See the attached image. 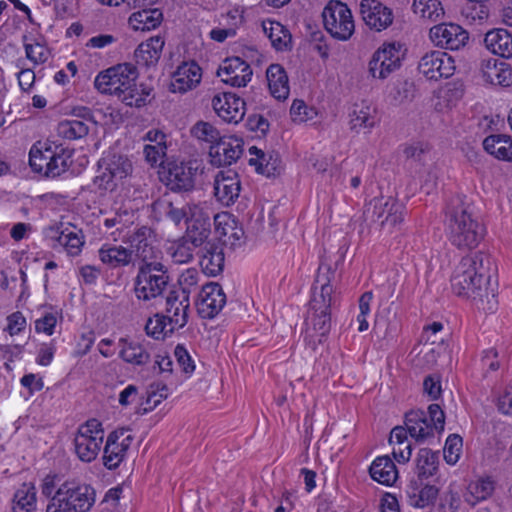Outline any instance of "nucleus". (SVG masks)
Wrapping results in <instances>:
<instances>
[{"label": "nucleus", "mask_w": 512, "mask_h": 512, "mask_svg": "<svg viewBox=\"0 0 512 512\" xmlns=\"http://www.w3.org/2000/svg\"><path fill=\"white\" fill-rule=\"evenodd\" d=\"M290 115L294 122H305L308 119V107L304 101L295 99L290 108Z\"/></svg>", "instance_id": "obj_63"}, {"label": "nucleus", "mask_w": 512, "mask_h": 512, "mask_svg": "<svg viewBox=\"0 0 512 512\" xmlns=\"http://www.w3.org/2000/svg\"><path fill=\"white\" fill-rule=\"evenodd\" d=\"M429 151V146L422 142L413 143L408 145L404 149V155L407 159L414 161L423 162L426 154Z\"/></svg>", "instance_id": "obj_59"}, {"label": "nucleus", "mask_w": 512, "mask_h": 512, "mask_svg": "<svg viewBox=\"0 0 512 512\" xmlns=\"http://www.w3.org/2000/svg\"><path fill=\"white\" fill-rule=\"evenodd\" d=\"M405 426L411 438L423 443L444 431L445 414L438 404H431L428 412L413 410L405 415Z\"/></svg>", "instance_id": "obj_7"}, {"label": "nucleus", "mask_w": 512, "mask_h": 512, "mask_svg": "<svg viewBox=\"0 0 512 512\" xmlns=\"http://www.w3.org/2000/svg\"><path fill=\"white\" fill-rule=\"evenodd\" d=\"M155 210L169 218L175 224H179L183 219L188 221L201 214V208L195 204H187L184 207H176L171 201L159 200L154 204Z\"/></svg>", "instance_id": "obj_34"}, {"label": "nucleus", "mask_w": 512, "mask_h": 512, "mask_svg": "<svg viewBox=\"0 0 512 512\" xmlns=\"http://www.w3.org/2000/svg\"><path fill=\"white\" fill-rule=\"evenodd\" d=\"M57 134L63 139L76 140L85 137L89 132L88 125L81 120H63L57 125Z\"/></svg>", "instance_id": "obj_49"}, {"label": "nucleus", "mask_w": 512, "mask_h": 512, "mask_svg": "<svg viewBox=\"0 0 512 512\" xmlns=\"http://www.w3.org/2000/svg\"><path fill=\"white\" fill-rule=\"evenodd\" d=\"M104 430L102 424L96 420L91 419L86 423L79 426L74 440V452L85 463L94 461L103 444Z\"/></svg>", "instance_id": "obj_8"}, {"label": "nucleus", "mask_w": 512, "mask_h": 512, "mask_svg": "<svg viewBox=\"0 0 512 512\" xmlns=\"http://www.w3.org/2000/svg\"><path fill=\"white\" fill-rule=\"evenodd\" d=\"M133 440L128 428H119L109 433L103 448V465L108 470L117 469L126 460Z\"/></svg>", "instance_id": "obj_12"}, {"label": "nucleus", "mask_w": 512, "mask_h": 512, "mask_svg": "<svg viewBox=\"0 0 512 512\" xmlns=\"http://www.w3.org/2000/svg\"><path fill=\"white\" fill-rule=\"evenodd\" d=\"M98 257L104 265L112 269L125 267L132 263L130 253L122 245H103L98 250Z\"/></svg>", "instance_id": "obj_39"}, {"label": "nucleus", "mask_w": 512, "mask_h": 512, "mask_svg": "<svg viewBox=\"0 0 512 512\" xmlns=\"http://www.w3.org/2000/svg\"><path fill=\"white\" fill-rule=\"evenodd\" d=\"M423 392L430 400H437L442 394L441 379L438 375H428L423 381Z\"/></svg>", "instance_id": "obj_56"}, {"label": "nucleus", "mask_w": 512, "mask_h": 512, "mask_svg": "<svg viewBox=\"0 0 512 512\" xmlns=\"http://www.w3.org/2000/svg\"><path fill=\"white\" fill-rule=\"evenodd\" d=\"M57 241L71 256H77L84 245L83 235L75 227L62 229L57 236Z\"/></svg>", "instance_id": "obj_47"}, {"label": "nucleus", "mask_w": 512, "mask_h": 512, "mask_svg": "<svg viewBox=\"0 0 512 512\" xmlns=\"http://www.w3.org/2000/svg\"><path fill=\"white\" fill-rule=\"evenodd\" d=\"M191 132L197 139L208 142L211 145H214L222 137L212 124L203 121L196 123Z\"/></svg>", "instance_id": "obj_52"}, {"label": "nucleus", "mask_w": 512, "mask_h": 512, "mask_svg": "<svg viewBox=\"0 0 512 512\" xmlns=\"http://www.w3.org/2000/svg\"><path fill=\"white\" fill-rule=\"evenodd\" d=\"M418 481L432 477L438 470L439 457L431 449H420L416 459Z\"/></svg>", "instance_id": "obj_46"}, {"label": "nucleus", "mask_w": 512, "mask_h": 512, "mask_svg": "<svg viewBox=\"0 0 512 512\" xmlns=\"http://www.w3.org/2000/svg\"><path fill=\"white\" fill-rule=\"evenodd\" d=\"M449 239L460 249L475 248L484 236L483 227L463 205L452 207L447 212Z\"/></svg>", "instance_id": "obj_5"}, {"label": "nucleus", "mask_w": 512, "mask_h": 512, "mask_svg": "<svg viewBox=\"0 0 512 512\" xmlns=\"http://www.w3.org/2000/svg\"><path fill=\"white\" fill-rule=\"evenodd\" d=\"M99 168H105L117 182L132 172V163L124 155L109 154L99 161Z\"/></svg>", "instance_id": "obj_41"}, {"label": "nucleus", "mask_w": 512, "mask_h": 512, "mask_svg": "<svg viewBox=\"0 0 512 512\" xmlns=\"http://www.w3.org/2000/svg\"><path fill=\"white\" fill-rule=\"evenodd\" d=\"M483 148L496 159L512 162V137L509 135H489L483 141Z\"/></svg>", "instance_id": "obj_37"}, {"label": "nucleus", "mask_w": 512, "mask_h": 512, "mask_svg": "<svg viewBox=\"0 0 512 512\" xmlns=\"http://www.w3.org/2000/svg\"><path fill=\"white\" fill-rule=\"evenodd\" d=\"M169 282L168 269L162 262L139 265L134 279L135 297L145 303L163 298Z\"/></svg>", "instance_id": "obj_6"}, {"label": "nucleus", "mask_w": 512, "mask_h": 512, "mask_svg": "<svg viewBox=\"0 0 512 512\" xmlns=\"http://www.w3.org/2000/svg\"><path fill=\"white\" fill-rule=\"evenodd\" d=\"M70 150L49 142L38 141L29 152V164L34 172L49 178L65 173L71 164Z\"/></svg>", "instance_id": "obj_4"}, {"label": "nucleus", "mask_w": 512, "mask_h": 512, "mask_svg": "<svg viewBox=\"0 0 512 512\" xmlns=\"http://www.w3.org/2000/svg\"><path fill=\"white\" fill-rule=\"evenodd\" d=\"M165 314H155L149 318L145 325L146 334L154 339H164L168 335H171L176 329L169 325Z\"/></svg>", "instance_id": "obj_50"}, {"label": "nucleus", "mask_w": 512, "mask_h": 512, "mask_svg": "<svg viewBox=\"0 0 512 512\" xmlns=\"http://www.w3.org/2000/svg\"><path fill=\"white\" fill-rule=\"evenodd\" d=\"M331 329V313L329 311H314L309 309L306 319L304 341L306 345L315 351L319 344H322Z\"/></svg>", "instance_id": "obj_16"}, {"label": "nucleus", "mask_w": 512, "mask_h": 512, "mask_svg": "<svg viewBox=\"0 0 512 512\" xmlns=\"http://www.w3.org/2000/svg\"><path fill=\"white\" fill-rule=\"evenodd\" d=\"M241 184L238 174L232 170L219 171L214 178V195L225 206H230L238 199Z\"/></svg>", "instance_id": "obj_22"}, {"label": "nucleus", "mask_w": 512, "mask_h": 512, "mask_svg": "<svg viewBox=\"0 0 512 512\" xmlns=\"http://www.w3.org/2000/svg\"><path fill=\"white\" fill-rule=\"evenodd\" d=\"M482 78L485 82L501 87L512 85V68L510 64L495 59H483L480 65Z\"/></svg>", "instance_id": "obj_27"}, {"label": "nucleus", "mask_w": 512, "mask_h": 512, "mask_svg": "<svg viewBox=\"0 0 512 512\" xmlns=\"http://www.w3.org/2000/svg\"><path fill=\"white\" fill-rule=\"evenodd\" d=\"M144 156L152 167L161 166L166 158L167 146L145 145Z\"/></svg>", "instance_id": "obj_55"}, {"label": "nucleus", "mask_w": 512, "mask_h": 512, "mask_svg": "<svg viewBox=\"0 0 512 512\" xmlns=\"http://www.w3.org/2000/svg\"><path fill=\"white\" fill-rule=\"evenodd\" d=\"M462 438L458 435H450L444 447V458L448 464H455L460 456Z\"/></svg>", "instance_id": "obj_54"}, {"label": "nucleus", "mask_w": 512, "mask_h": 512, "mask_svg": "<svg viewBox=\"0 0 512 512\" xmlns=\"http://www.w3.org/2000/svg\"><path fill=\"white\" fill-rule=\"evenodd\" d=\"M418 70L429 80H439L451 77L455 72V64L446 52L431 51L420 59Z\"/></svg>", "instance_id": "obj_15"}, {"label": "nucleus", "mask_w": 512, "mask_h": 512, "mask_svg": "<svg viewBox=\"0 0 512 512\" xmlns=\"http://www.w3.org/2000/svg\"><path fill=\"white\" fill-rule=\"evenodd\" d=\"M196 162L173 163L168 168L167 186L172 191H190L194 188L198 167Z\"/></svg>", "instance_id": "obj_24"}, {"label": "nucleus", "mask_w": 512, "mask_h": 512, "mask_svg": "<svg viewBox=\"0 0 512 512\" xmlns=\"http://www.w3.org/2000/svg\"><path fill=\"white\" fill-rule=\"evenodd\" d=\"M163 47L164 40L160 36L151 37L142 42L135 50L137 64L146 67L156 65L161 57Z\"/></svg>", "instance_id": "obj_35"}, {"label": "nucleus", "mask_w": 512, "mask_h": 512, "mask_svg": "<svg viewBox=\"0 0 512 512\" xmlns=\"http://www.w3.org/2000/svg\"><path fill=\"white\" fill-rule=\"evenodd\" d=\"M95 501V490L90 485L65 481L51 497L46 512H88Z\"/></svg>", "instance_id": "obj_3"}, {"label": "nucleus", "mask_w": 512, "mask_h": 512, "mask_svg": "<svg viewBox=\"0 0 512 512\" xmlns=\"http://www.w3.org/2000/svg\"><path fill=\"white\" fill-rule=\"evenodd\" d=\"M26 56L36 64L44 63L49 57V52L45 46L40 43L25 44Z\"/></svg>", "instance_id": "obj_57"}, {"label": "nucleus", "mask_w": 512, "mask_h": 512, "mask_svg": "<svg viewBox=\"0 0 512 512\" xmlns=\"http://www.w3.org/2000/svg\"><path fill=\"white\" fill-rule=\"evenodd\" d=\"M123 242L128 246L126 248L131 260L138 259L139 265L161 262V250L157 247L154 232L149 227L138 228L127 235Z\"/></svg>", "instance_id": "obj_10"}, {"label": "nucleus", "mask_w": 512, "mask_h": 512, "mask_svg": "<svg viewBox=\"0 0 512 512\" xmlns=\"http://www.w3.org/2000/svg\"><path fill=\"white\" fill-rule=\"evenodd\" d=\"M215 232L224 245L236 246L241 243L244 231L237 220L227 212L214 216Z\"/></svg>", "instance_id": "obj_28"}, {"label": "nucleus", "mask_w": 512, "mask_h": 512, "mask_svg": "<svg viewBox=\"0 0 512 512\" xmlns=\"http://www.w3.org/2000/svg\"><path fill=\"white\" fill-rule=\"evenodd\" d=\"M36 488L32 483H24L15 492L13 498V512H35Z\"/></svg>", "instance_id": "obj_45"}, {"label": "nucleus", "mask_w": 512, "mask_h": 512, "mask_svg": "<svg viewBox=\"0 0 512 512\" xmlns=\"http://www.w3.org/2000/svg\"><path fill=\"white\" fill-rule=\"evenodd\" d=\"M249 153L250 155L255 156L250 158L249 164L255 166L258 173L266 176H271L276 173L279 166L278 155L266 154L256 146L250 147Z\"/></svg>", "instance_id": "obj_42"}, {"label": "nucleus", "mask_w": 512, "mask_h": 512, "mask_svg": "<svg viewBox=\"0 0 512 512\" xmlns=\"http://www.w3.org/2000/svg\"><path fill=\"white\" fill-rule=\"evenodd\" d=\"M162 19L163 15L159 9L146 8L133 13L129 23L134 30L149 31L158 27Z\"/></svg>", "instance_id": "obj_43"}, {"label": "nucleus", "mask_w": 512, "mask_h": 512, "mask_svg": "<svg viewBox=\"0 0 512 512\" xmlns=\"http://www.w3.org/2000/svg\"><path fill=\"white\" fill-rule=\"evenodd\" d=\"M399 43H384L379 47L369 62V73L373 78L386 79L399 69L403 53Z\"/></svg>", "instance_id": "obj_13"}, {"label": "nucleus", "mask_w": 512, "mask_h": 512, "mask_svg": "<svg viewBox=\"0 0 512 512\" xmlns=\"http://www.w3.org/2000/svg\"><path fill=\"white\" fill-rule=\"evenodd\" d=\"M194 247L184 237L174 247L171 248V257L174 263L184 264L188 263L193 259Z\"/></svg>", "instance_id": "obj_53"}, {"label": "nucleus", "mask_w": 512, "mask_h": 512, "mask_svg": "<svg viewBox=\"0 0 512 512\" xmlns=\"http://www.w3.org/2000/svg\"><path fill=\"white\" fill-rule=\"evenodd\" d=\"M137 78L136 67L122 63L100 72L94 85L99 92L114 95L125 105L139 108L146 105L149 92L137 87Z\"/></svg>", "instance_id": "obj_2"}, {"label": "nucleus", "mask_w": 512, "mask_h": 512, "mask_svg": "<svg viewBox=\"0 0 512 512\" xmlns=\"http://www.w3.org/2000/svg\"><path fill=\"white\" fill-rule=\"evenodd\" d=\"M430 39L438 47L449 50H458L468 40V33L459 25L441 23L430 29Z\"/></svg>", "instance_id": "obj_17"}, {"label": "nucleus", "mask_w": 512, "mask_h": 512, "mask_svg": "<svg viewBox=\"0 0 512 512\" xmlns=\"http://www.w3.org/2000/svg\"><path fill=\"white\" fill-rule=\"evenodd\" d=\"M226 304V295L218 283H209L202 287L197 303L199 315L205 319L214 318Z\"/></svg>", "instance_id": "obj_20"}, {"label": "nucleus", "mask_w": 512, "mask_h": 512, "mask_svg": "<svg viewBox=\"0 0 512 512\" xmlns=\"http://www.w3.org/2000/svg\"><path fill=\"white\" fill-rule=\"evenodd\" d=\"M200 266L208 276L219 275L224 268V253L221 246L215 242H208L202 248Z\"/></svg>", "instance_id": "obj_30"}, {"label": "nucleus", "mask_w": 512, "mask_h": 512, "mask_svg": "<svg viewBox=\"0 0 512 512\" xmlns=\"http://www.w3.org/2000/svg\"><path fill=\"white\" fill-rule=\"evenodd\" d=\"M118 182L105 168H99V174L94 178V185L103 191H113Z\"/></svg>", "instance_id": "obj_61"}, {"label": "nucleus", "mask_w": 512, "mask_h": 512, "mask_svg": "<svg viewBox=\"0 0 512 512\" xmlns=\"http://www.w3.org/2000/svg\"><path fill=\"white\" fill-rule=\"evenodd\" d=\"M174 356L183 372H185L186 374H191L194 371V361L192 360L191 356L189 355L188 351L183 345H177L175 347Z\"/></svg>", "instance_id": "obj_58"}, {"label": "nucleus", "mask_w": 512, "mask_h": 512, "mask_svg": "<svg viewBox=\"0 0 512 512\" xmlns=\"http://www.w3.org/2000/svg\"><path fill=\"white\" fill-rule=\"evenodd\" d=\"M375 111L370 106H356L350 114V128L355 132L370 130L375 125Z\"/></svg>", "instance_id": "obj_48"}, {"label": "nucleus", "mask_w": 512, "mask_h": 512, "mask_svg": "<svg viewBox=\"0 0 512 512\" xmlns=\"http://www.w3.org/2000/svg\"><path fill=\"white\" fill-rule=\"evenodd\" d=\"M369 472L373 480L386 486L392 485L398 478L396 466L388 456L377 457Z\"/></svg>", "instance_id": "obj_40"}, {"label": "nucleus", "mask_w": 512, "mask_h": 512, "mask_svg": "<svg viewBox=\"0 0 512 512\" xmlns=\"http://www.w3.org/2000/svg\"><path fill=\"white\" fill-rule=\"evenodd\" d=\"M262 30L270 39L272 46L278 51H287L292 47V37L281 23L271 20L262 22Z\"/></svg>", "instance_id": "obj_38"}, {"label": "nucleus", "mask_w": 512, "mask_h": 512, "mask_svg": "<svg viewBox=\"0 0 512 512\" xmlns=\"http://www.w3.org/2000/svg\"><path fill=\"white\" fill-rule=\"evenodd\" d=\"M189 307V295L186 291L169 292L166 296L165 316L172 328L178 330L187 324Z\"/></svg>", "instance_id": "obj_23"}, {"label": "nucleus", "mask_w": 512, "mask_h": 512, "mask_svg": "<svg viewBox=\"0 0 512 512\" xmlns=\"http://www.w3.org/2000/svg\"><path fill=\"white\" fill-rule=\"evenodd\" d=\"M490 264V257L481 252L463 257L451 276V287L457 296L471 299L478 310L492 313L497 299L489 288Z\"/></svg>", "instance_id": "obj_1"}, {"label": "nucleus", "mask_w": 512, "mask_h": 512, "mask_svg": "<svg viewBox=\"0 0 512 512\" xmlns=\"http://www.w3.org/2000/svg\"><path fill=\"white\" fill-rule=\"evenodd\" d=\"M452 91L442 89L437 91L433 96V106L438 112H444L452 106Z\"/></svg>", "instance_id": "obj_60"}, {"label": "nucleus", "mask_w": 512, "mask_h": 512, "mask_svg": "<svg viewBox=\"0 0 512 512\" xmlns=\"http://www.w3.org/2000/svg\"><path fill=\"white\" fill-rule=\"evenodd\" d=\"M187 222L188 226L184 238L196 248L205 246L209 242L207 240L210 235L209 216L201 210V214H198L195 218H190Z\"/></svg>", "instance_id": "obj_32"}, {"label": "nucleus", "mask_w": 512, "mask_h": 512, "mask_svg": "<svg viewBox=\"0 0 512 512\" xmlns=\"http://www.w3.org/2000/svg\"><path fill=\"white\" fill-rule=\"evenodd\" d=\"M412 7L415 14L430 21H437L444 15L438 0H414Z\"/></svg>", "instance_id": "obj_51"}, {"label": "nucleus", "mask_w": 512, "mask_h": 512, "mask_svg": "<svg viewBox=\"0 0 512 512\" xmlns=\"http://www.w3.org/2000/svg\"><path fill=\"white\" fill-rule=\"evenodd\" d=\"M221 81L233 87H245L251 80L252 69L240 57L225 59L217 70Z\"/></svg>", "instance_id": "obj_19"}, {"label": "nucleus", "mask_w": 512, "mask_h": 512, "mask_svg": "<svg viewBox=\"0 0 512 512\" xmlns=\"http://www.w3.org/2000/svg\"><path fill=\"white\" fill-rule=\"evenodd\" d=\"M7 321V330L10 335H16L20 333L26 326V319L21 314V312L12 313L10 316H8Z\"/></svg>", "instance_id": "obj_64"}, {"label": "nucleus", "mask_w": 512, "mask_h": 512, "mask_svg": "<svg viewBox=\"0 0 512 512\" xmlns=\"http://www.w3.org/2000/svg\"><path fill=\"white\" fill-rule=\"evenodd\" d=\"M57 323L56 315L53 313H46L43 317L35 321V330L38 333H45L52 335Z\"/></svg>", "instance_id": "obj_62"}, {"label": "nucleus", "mask_w": 512, "mask_h": 512, "mask_svg": "<svg viewBox=\"0 0 512 512\" xmlns=\"http://www.w3.org/2000/svg\"><path fill=\"white\" fill-rule=\"evenodd\" d=\"M495 489L494 481L490 477L480 478L468 485L465 501L475 506L478 502L489 498Z\"/></svg>", "instance_id": "obj_44"}, {"label": "nucleus", "mask_w": 512, "mask_h": 512, "mask_svg": "<svg viewBox=\"0 0 512 512\" xmlns=\"http://www.w3.org/2000/svg\"><path fill=\"white\" fill-rule=\"evenodd\" d=\"M268 87L272 96L285 100L290 92L288 76L280 64H271L266 71Z\"/></svg>", "instance_id": "obj_36"}, {"label": "nucleus", "mask_w": 512, "mask_h": 512, "mask_svg": "<svg viewBox=\"0 0 512 512\" xmlns=\"http://www.w3.org/2000/svg\"><path fill=\"white\" fill-rule=\"evenodd\" d=\"M202 79V70L196 62H184L173 73L170 91L184 94L196 88Z\"/></svg>", "instance_id": "obj_25"}, {"label": "nucleus", "mask_w": 512, "mask_h": 512, "mask_svg": "<svg viewBox=\"0 0 512 512\" xmlns=\"http://www.w3.org/2000/svg\"><path fill=\"white\" fill-rule=\"evenodd\" d=\"M119 357L133 366H144L150 362L151 355L145 344L128 338L119 339Z\"/></svg>", "instance_id": "obj_29"}, {"label": "nucleus", "mask_w": 512, "mask_h": 512, "mask_svg": "<svg viewBox=\"0 0 512 512\" xmlns=\"http://www.w3.org/2000/svg\"><path fill=\"white\" fill-rule=\"evenodd\" d=\"M439 490L436 486L424 484L423 481H412L408 487L407 495L409 504L416 508H425L433 504L438 496Z\"/></svg>", "instance_id": "obj_33"}, {"label": "nucleus", "mask_w": 512, "mask_h": 512, "mask_svg": "<svg viewBox=\"0 0 512 512\" xmlns=\"http://www.w3.org/2000/svg\"><path fill=\"white\" fill-rule=\"evenodd\" d=\"M334 278L335 271L331 266L328 264H320L312 288V298L310 300L309 309H314V311L321 313H323V311L330 312L334 302V287L331 284Z\"/></svg>", "instance_id": "obj_14"}, {"label": "nucleus", "mask_w": 512, "mask_h": 512, "mask_svg": "<svg viewBox=\"0 0 512 512\" xmlns=\"http://www.w3.org/2000/svg\"><path fill=\"white\" fill-rule=\"evenodd\" d=\"M360 12L365 23L376 31H382L393 22L392 10L377 0H362Z\"/></svg>", "instance_id": "obj_26"}, {"label": "nucleus", "mask_w": 512, "mask_h": 512, "mask_svg": "<svg viewBox=\"0 0 512 512\" xmlns=\"http://www.w3.org/2000/svg\"><path fill=\"white\" fill-rule=\"evenodd\" d=\"M212 106L217 115L228 123H238L245 115V102L229 92L215 95Z\"/></svg>", "instance_id": "obj_21"}, {"label": "nucleus", "mask_w": 512, "mask_h": 512, "mask_svg": "<svg viewBox=\"0 0 512 512\" xmlns=\"http://www.w3.org/2000/svg\"><path fill=\"white\" fill-rule=\"evenodd\" d=\"M243 152L241 139L232 136H222L214 145H210V163L214 166H230L235 163Z\"/></svg>", "instance_id": "obj_18"}, {"label": "nucleus", "mask_w": 512, "mask_h": 512, "mask_svg": "<svg viewBox=\"0 0 512 512\" xmlns=\"http://www.w3.org/2000/svg\"><path fill=\"white\" fill-rule=\"evenodd\" d=\"M485 47L502 58L512 57V34L503 28L488 31L484 38Z\"/></svg>", "instance_id": "obj_31"}, {"label": "nucleus", "mask_w": 512, "mask_h": 512, "mask_svg": "<svg viewBox=\"0 0 512 512\" xmlns=\"http://www.w3.org/2000/svg\"><path fill=\"white\" fill-rule=\"evenodd\" d=\"M405 207L402 203L389 197H376L366 204L364 218L366 221L378 223L388 230L393 229L404 219Z\"/></svg>", "instance_id": "obj_9"}, {"label": "nucleus", "mask_w": 512, "mask_h": 512, "mask_svg": "<svg viewBox=\"0 0 512 512\" xmlns=\"http://www.w3.org/2000/svg\"><path fill=\"white\" fill-rule=\"evenodd\" d=\"M324 27L335 39L348 40L355 29L352 13L348 6L340 1L332 0L322 12Z\"/></svg>", "instance_id": "obj_11"}]
</instances>
